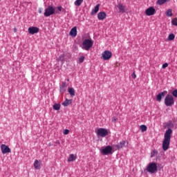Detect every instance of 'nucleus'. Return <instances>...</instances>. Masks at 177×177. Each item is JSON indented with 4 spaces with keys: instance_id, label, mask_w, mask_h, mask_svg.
<instances>
[{
    "instance_id": "1",
    "label": "nucleus",
    "mask_w": 177,
    "mask_h": 177,
    "mask_svg": "<svg viewBox=\"0 0 177 177\" xmlns=\"http://www.w3.org/2000/svg\"><path fill=\"white\" fill-rule=\"evenodd\" d=\"M172 130L171 129H168L167 131H165L164 140L162 142V149L165 151H167L169 148V144L171 142Z\"/></svg>"
},
{
    "instance_id": "2",
    "label": "nucleus",
    "mask_w": 177,
    "mask_h": 177,
    "mask_svg": "<svg viewBox=\"0 0 177 177\" xmlns=\"http://www.w3.org/2000/svg\"><path fill=\"white\" fill-rule=\"evenodd\" d=\"M94 41L91 39H84L82 41V49L89 50L93 46Z\"/></svg>"
},
{
    "instance_id": "3",
    "label": "nucleus",
    "mask_w": 177,
    "mask_h": 177,
    "mask_svg": "<svg viewBox=\"0 0 177 177\" xmlns=\"http://www.w3.org/2000/svg\"><path fill=\"white\" fill-rule=\"evenodd\" d=\"M56 14L55 8L52 6H48L45 10L44 16L48 17L50 15H54Z\"/></svg>"
},
{
    "instance_id": "4",
    "label": "nucleus",
    "mask_w": 177,
    "mask_h": 177,
    "mask_svg": "<svg viewBox=\"0 0 177 177\" xmlns=\"http://www.w3.org/2000/svg\"><path fill=\"white\" fill-rule=\"evenodd\" d=\"M158 167H157V164L155 162H150L147 165V171L149 172L150 174H154L157 171Z\"/></svg>"
},
{
    "instance_id": "5",
    "label": "nucleus",
    "mask_w": 177,
    "mask_h": 177,
    "mask_svg": "<svg viewBox=\"0 0 177 177\" xmlns=\"http://www.w3.org/2000/svg\"><path fill=\"white\" fill-rule=\"evenodd\" d=\"M174 104V97L168 95L165 98V104L166 106H171Z\"/></svg>"
},
{
    "instance_id": "6",
    "label": "nucleus",
    "mask_w": 177,
    "mask_h": 177,
    "mask_svg": "<svg viewBox=\"0 0 177 177\" xmlns=\"http://www.w3.org/2000/svg\"><path fill=\"white\" fill-rule=\"evenodd\" d=\"M97 136L102 138H105L108 135V131L104 128H100L97 129Z\"/></svg>"
},
{
    "instance_id": "7",
    "label": "nucleus",
    "mask_w": 177,
    "mask_h": 177,
    "mask_svg": "<svg viewBox=\"0 0 177 177\" xmlns=\"http://www.w3.org/2000/svg\"><path fill=\"white\" fill-rule=\"evenodd\" d=\"M112 57V53L109 50H104L102 54V58L104 60H110Z\"/></svg>"
},
{
    "instance_id": "8",
    "label": "nucleus",
    "mask_w": 177,
    "mask_h": 177,
    "mask_svg": "<svg viewBox=\"0 0 177 177\" xmlns=\"http://www.w3.org/2000/svg\"><path fill=\"white\" fill-rule=\"evenodd\" d=\"M112 152V147L110 145H108L102 149L101 153L103 155H109Z\"/></svg>"
},
{
    "instance_id": "9",
    "label": "nucleus",
    "mask_w": 177,
    "mask_h": 177,
    "mask_svg": "<svg viewBox=\"0 0 177 177\" xmlns=\"http://www.w3.org/2000/svg\"><path fill=\"white\" fill-rule=\"evenodd\" d=\"M0 149L1 150V153H3V154L11 152V150L9 148V147L8 145H1L0 146Z\"/></svg>"
},
{
    "instance_id": "10",
    "label": "nucleus",
    "mask_w": 177,
    "mask_h": 177,
    "mask_svg": "<svg viewBox=\"0 0 177 177\" xmlns=\"http://www.w3.org/2000/svg\"><path fill=\"white\" fill-rule=\"evenodd\" d=\"M39 31V29L38 27L32 26L28 28V32H29L30 35H35V33H38Z\"/></svg>"
},
{
    "instance_id": "11",
    "label": "nucleus",
    "mask_w": 177,
    "mask_h": 177,
    "mask_svg": "<svg viewBox=\"0 0 177 177\" xmlns=\"http://www.w3.org/2000/svg\"><path fill=\"white\" fill-rule=\"evenodd\" d=\"M154 13H156V9L153 7H150L149 8H147V10H145V15L148 16L153 15Z\"/></svg>"
},
{
    "instance_id": "12",
    "label": "nucleus",
    "mask_w": 177,
    "mask_h": 177,
    "mask_svg": "<svg viewBox=\"0 0 177 177\" xmlns=\"http://www.w3.org/2000/svg\"><path fill=\"white\" fill-rule=\"evenodd\" d=\"M126 146V141H120L119 144L113 145V147H115L117 149H123Z\"/></svg>"
},
{
    "instance_id": "13",
    "label": "nucleus",
    "mask_w": 177,
    "mask_h": 177,
    "mask_svg": "<svg viewBox=\"0 0 177 177\" xmlns=\"http://www.w3.org/2000/svg\"><path fill=\"white\" fill-rule=\"evenodd\" d=\"M166 93H167V91H164L162 93H158V95H156V100L160 102L162 97L165 96Z\"/></svg>"
},
{
    "instance_id": "14",
    "label": "nucleus",
    "mask_w": 177,
    "mask_h": 177,
    "mask_svg": "<svg viewBox=\"0 0 177 177\" xmlns=\"http://www.w3.org/2000/svg\"><path fill=\"white\" fill-rule=\"evenodd\" d=\"M106 17V12H101L97 14V19L98 20H104Z\"/></svg>"
},
{
    "instance_id": "15",
    "label": "nucleus",
    "mask_w": 177,
    "mask_h": 177,
    "mask_svg": "<svg viewBox=\"0 0 177 177\" xmlns=\"http://www.w3.org/2000/svg\"><path fill=\"white\" fill-rule=\"evenodd\" d=\"M69 35H71V37H75L77 35V27L75 26L73 27L71 32H69Z\"/></svg>"
},
{
    "instance_id": "16",
    "label": "nucleus",
    "mask_w": 177,
    "mask_h": 177,
    "mask_svg": "<svg viewBox=\"0 0 177 177\" xmlns=\"http://www.w3.org/2000/svg\"><path fill=\"white\" fill-rule=\"evenodd\" d=\"M66 91V83L62 82V85L60 86V92L64 94Z\"/></svg>"
},
{
    "instance_id": "17",
    "label": "nucleus",
    "mask_w": 177,
    "mask_h": 177,
    "mask_svg": "<svg viewBox=\"0 0 177 177\" xmlns=\"http://www.w3.org/2000/svg\"><path fill=\"white\" fill-rule=\"evenodd\" d=\"M68 92L71 97H74L75 95V91L73 87H68Z\"/></svg>"
},
{
    "instance_id": "18",
    "label": "nucleus",
    "mask_w": 177,
    "mask_h": 177,
    "mask_svg": "<svg viewBox=\"0 0 177 177\" xmlns=\"http://www.w3.org/2000/svg\"><path fill=\"white\" fill-rule=\"evenodd\" d=\"M100 10V4H97L91 11V15H95Z\"/></svg>"
},
{
    "instance_id": "19",
    "label": "nucleus",
    "mask_w": 177,
    "mask_h": 177,
    "mask_svg": "<svg viewBox=\"0 0 177 177\" xmlns=\"http://www.w3.org/2000/svg\"><path fill=\"white\" fill-rule=\"evenodd\" d=\"M71 103H72V100L66 98V100L62 102V105L66 107L71 105Z\"/></svg>"
},
{
    "instance_id": "20",
    "label": "nucleus",
    "mask_w": 177,
    "mask_h": 177,
    "mask_svg": "<svg viewBox=\"0 0 177 177\" xmlns=\"http://www.w3.org/2000/svg\"><path fill=\"white\" fill-rule=\"evenodd\" d=\"M117 7L118 8L120 12H122V13L125 12V7L123 6L122 3H119V4L117 6Z\"/></svg>"
},
{
    "instance_id": "21",
    "label": "nucleus",
    "mask_w": 177,
    "mask_h": 177,
    "mask_svg": "<svg viewBox=\"0 0 177 177\" xmlns=\"http://www.w3.org/2000/svg\"><path fill=\"white\" fill-rule=\"evenodd\" d=\"M33 166L35 167V169H40V162L38 160H35V163H33Z\"/></svg>"
},
{
    "instance_id": "22",
    "label": "nucleus",
    "mask_w": 177,
    "mask_h": 177,
    "mask_svg": "<svg viewBox=\"0 0 177 177\" xmlns=\"http://www.w3.org/2000/svg\"><path fill=\"white\" fill-rule=\"evenodd\" d=\"M170 0H158L156 1V4L158 6H162L165 4L166 2L169 1Z\"/></svg>"
},
{
    "instance_id": "23",
    "label": "nucleus",
    "mask_w": 177,
    "mask_h": 177,
    "mask_svg": "<svg viewBox=\"0 0 177 177\" xmlns=\"http://www.w3.org/2000/svg\"><path fill=\"white\" fill-rule=\"evenodd\" d=\"M76 160V156L74 154H71L68 158V162H73Z\"/></svg>"
},
{
    "instance_id": "24",
    "label": "nucleus",
    "mask_w": 177,
    "mask_h": 177,
    "mask_svg": "<svg viewBox=\"0 0 177 177\" xmlns=\"http://www.w3.org/2000/svg\"><path fill=\"white\" fill-rule=\"evenodd\" d=\"M61 105L59 104H55L53 105V109L55 111H59L60 109Z\"/></svg>"
},
{
    "instance_id": "25",
    "label": "nucleus",
    "mask_w": 177,
    "mask_h": 177,
    "mask_svg": "<svg viewBox=\"0 0 177 177\" xmlns=\"http://www.w3.org/2000/svg\"><path fill=\"white\" fill-rule=\"evenodd\" d=\"M82 2H84V0H76V1L75 2V6H80Z\"/></svg>"
},
{
    "instance_id": "26",
    "label": "nucleus",
    "mask_w": 177,
    "mask_h": 177,
    "mask_svg": "<svg viewBox=\"0 0 177 177\" xmlns=\"http://www.w3.org/2000/svg\"><path fill=\"white\" fill-rule=\"evenodd\" d=\"M140 129L142 130V132H145L146 131H147V127L146 125L142 124L140 126Z\"/></svg>"
},
{
    "instance_id": "27",
    "label": "nucleus",
    "mask_w": 177,
    "mask_h": 177,
    "mask_svg": "<svg viewBox=\"0 0 177 177\" xmlns=\"http://www.w3.org/2000/svg\"><path fill=\"white\" fill-rule=\"evenodd\" d=\"M166 16L167 17H172V10L171 9H169L166 12H165Z\"/></svg>"
},
{
    "instance_id": "28",
    "label": "nucleus",
    "mask_w": 177,
    "mask_h": 177,
    "mask_svg": "<svg viewBox=\"0 0 177 177\" xmlns=\"http://www.w3.org/2000/svg\"><path fill=\"white\" fill-rule=\"evenodd\" d=\"M158 154V151L156 149H153L152 152H151V158L156 156Z\"/></svg>"
},
{
    "instance_id": "29",
    "label": "nucleus",
    "mask_w": 177,
    "mask_h": 177,
    "mask_svg": "<svg viewBox=\"0 0 177 177\" xmlns=\"http://www.w3.org/2000/svg\"><path fill=\"white\" fill-rule=\"evenodd\" d=\"M174 38H175V35L174 34L169 35L168 39L169 41H173Z\"/></svg>"
},
{
    "instance_id": "30",
    "label": "nucleus",
    "mask_w": 177,
    "mask_h": 177,
    "mask_svg": "<svg viewBox=\"0 0 177 177\" xmlns=\"http://www.w3.org/2000/svg\"><path fill=\"white\" fill-rule=\"evenodd\" d=\"M171 24L174 26H177V18H174L173 20H171Z\"/></svg>"
},
{
    "instance_id": "31",
    "label": "nucleus",
    "mask_w": 177,
    "mask_h": 177,
    "mask_svg": "<svg viewBox=\"0 0 177 177\" xmlns=\"http://www.w3.org/2000/svg\"><path fill=\"white\" fill-rule=\"evenodd\" d=\"M84 59L85 57L84 56L80 57V58H79V64L83 63L84 61Z\"/></svg>"
},
{
    "instance_id": "32",
    "label": "nucleus",
    "mask_w": 177,
    "mask_h": 177,
    "mask_svg": "<svg viewBox=\"0 0 177 177\" xmlns=\"http://www.w3.org/2000/svg\"><path fill=\"white\" fill-rule=\"evenodd\" d=\"M171 95H173L174 97H177V89H175L173 93H171Z\"/></svg>"
},
{
    "instance_id": "33",
    "label": "nucleus",
    "mask_w": 177,
    "mask_h": 177,
    "mask_svg": "<svg viewBox=\"0 0 177 177\" xmlns=\"http://www.w3.org/2000/svg\"><path fill=\"white\" fill-rule=\"evenodd\" d=\"M69 130L68 129H65V130H64V131H63V134L64 135H68L69 134Z\"/></svg>"
},
{
    "instance_id": "34",
    "label": "nucleus",
    "mask_w": 177,
    "mask_h": 177,
    "mask_svg": "<svg viewBox=\"0 0 177 177\" xmlns=\"http://www.w3.org/2000/svg\"><path fill=\"white\" fill-rule=\"evenodd\" d=\"M169 64L167 63H165L163 65H162V68H167L168 67Z\"/></svg>"
},
{
    "instance_id": "35",
    "label": "nucleus",
    "mask_w": 177,
    "mask_h": 177,
    "mask_svg": "<svg viewBox=\"0 0 177 177\" xmlns=\"http://www.w3.org/2000/svg\"><path fill=\"white\" fill-rule=\"evenodd\" d=\"M57 10H58V11H62V10H63V7H62V6H58V7H57Z\"/></svg>"
},
{
    "instance_id": "36",
    "label": "nucleus",
    "mask_w": 177,
    "mask_h": 177,
    "mask_svg": "<svg viewBox=\"0 0 177 177\" xmlns=\"http://www.w3.org/2000/svg\"><path fill=\"white\" fill-rule=\"evenodd\" d=\"M131 77L133 78V79H136V72H133Z\"/></svg>"
},
{
    "instance_id": "37",
    "label": "nucleus",
    "mask_w": 177,
    "mask_h": 177,
    "mask_svg": "<svg viewBox=\"0 0 177 177\" xmlns=\"http://www.w3.org/2000/svg\"><path fill=\"white\" fill-rule=\"evenodd\" d=\"M42 10H43V8L38 9V13L42 14Z\"/></svg>"
},
{
    "instance_id": "38",
    "label": "nucleus",
    "mask_w": 177,
    "mask_h": 177,
    "mask_svg": "<svg viewBox=\"0 0 177 177\" xmlns=\"http://www.w3.org/2000/svg\"><path fill=\"white\" fill-rule=\"evenodd\" d=\"M117 121H118V118H113L112 119V122H113L114 123H115V122H117Z\"/></svg>"
},
{
    "instance_id": "39",
    "label": "nucleus",
    "mask_w": 177,
    "mask_h": 177,
    "mask_svg": "<svg viewBox=\"0 0 177 177\" xmlns=\"http://www.w3.org/2000/svg\"><path fill=\"white\" fill-rule=\"evenodd\" d=\"M48 146H50H50H51V143H48Z\"/></svg>"
},
{
    "instance_id": "40",
    "label": "nucleus",
    "mask_w": 177,
    "mask_h": 177,
    "mask_svg": "<svg viewBox=\"0 0 177 177\" xmlns=\"http://www.w3.org/2000/svg\"><path fill=\"white\" fill-rule=\"evenodd\" d=\"M67 81L69 82V79H67Z\"/></svg>"
}]
</instances>
